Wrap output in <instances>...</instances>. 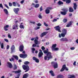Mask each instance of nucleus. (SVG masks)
<instances>
[{
    "mask_svg": "<svg viewBox=\"0 0 78 78\" xmlns=\"http://www.w3.org/2000/svg\"><path fill=\"white\" fill-rule=\"evenodd\" d=\"M44 53L47 54V56H45L44 57V59L45 60H47V61H49L50 59L52 58V57L51 55V52H48L47 51H44Z\"/></svg>",
    "mask_w": 78,
    "mask_h": 78,
    "instance_id": "1",
    "label": "nucleus"
},
{
    "mask_svg": "<svg viewBox=\"0 0 78 78\" xmlns=\"http://www.w3.org/2000/svg\"><path fill=\"white\" fill-rule=\"evenodd\" d=\"M23 70H26L25 71V72H27L29 71V70L30 69L29 66H28V65H23Z\"/></svg>",
    "mask_w": 78,
    "mask_h": 78,
    "instance_id": "2",
    "label": "nucleus"
},
{
    "mask_svg": "<svg viewBox=\"0 0 78 78\" xmlns=\"http://www.w3.org/2000/svg\"><path fill=\"white\" fill-rule=\"evenodd\" d=\"M51 64L52 65L54 66V67L55 68V69H56L58 68V63H57L56 62H51Z\"/></svg>",
    "mask_w": 78,
    "mask_h": 78,
    "instance_id": "3",
    "label": "nucleus"
},
{
    "mask_svg": "<svg viewBox=\"0 0 78 78\" xmlns=\"http://www.w3.org/2000/svg\"><path fill=\"white\" fill-rule=\"evenodd\" d=\"M54 28L55 29V30L56 31H58L59 33H61V27H59V26H57V27H55Z\"/></svg>",
    "mask_w": 78,
    "mask_h": 78,
    "instance_id": "4",
    "label": "nucleus"
},
{
    "mask_svg": "<svg viewBox=\"0 0 78 78\" xmlns=\"http://www.w3.org/2000/svg\"><path fill=\"white\" fill-rule=\"evenodd\" d=\"M11 53H13L15 52V46L14 45H13L12 46V47L11 48Z\"/></svg>",
    "mask_w": 78,
    "mask_h": 78,
    "instance_id": "5",
    "label": "nucleus"
},
{
    "mask_svg": "<svg viewBox=\"0 0 78 78\" xmlns=\"http://www.w3.org/2000/svg\"><path fill=\"white\" fill-rule=\"evenodd\" d=\"M60 40L61 42H64L65 41L67 42L69 41V40H68V39H67V38L66 37L62 38L60 39Z\"/></svg>",
    "mask_w": 78,
    "mask_h": 78,
    "instance_id": "6",
    "label": "nucleus"
},
{
    "mask_svg": "<svg viewBox=\"0 0 78 78\" xmlns=\"http://www.w3.org/2000/svg\"><path fill=\"white\" fill-rule=\"evenodd\" d=\"M24 48V46H23V44L21 45L19 47V50L20 51H23Z\"/></svg>",
    "mask_w": 78,
    "mask_h": 78,
    "instance_id": "7",
    "label": "nucleus"
},
{
    "mask_svg": "<svg viewBox=\"0 0 78 78\" xmlns=\"http://www.w3.org/2000/svg\"><path fill=\"white\" fill-rule=\"evenodd\" d=\"M13 11L15 14H18V12L19 11V8H14L13 9Z\"/></svg>",
    "mask_w": 78,
    "mask_h": 78,
    "instance_id": "8",
    "label": "nucleus"
},
{
    "mask_svg": "<svg viewBox=\"0 0 78 78\" xmlns=\"http://www.w3.org/2000/svg\"><path fill=\"white\" fill-rule=\"evenodd\" d=\"M32 5H33V7L34 8H39V4H35L34 3H32Z\"/></svg>",
    "mask_w": 78,
    "mask_h": 78,
    "instance_id": "9",
    "label": "nucleus"
},
{
    "mask_svg": "<svg viewBox=\"0 0 78 78\" xmlns=\"http://www.w3.org/2000/svg\"><path fill=\"white\" fill-rule=\"evenodd\" d=\"M33 58V60L35 61V62H37V63H39V60L37 58H36L35 57H34Z\"/></svg>",
    "mask_w": 78,
    "mask_h": 78,
    "instance_id": "10",
    "label": "nucleus"
},
{
    "mask_svg": "<svg viewBox=\"0 0 78 78\" xmlns=\"http://www.w3.org/2000/svg\"><path fill=\"white\" fill-rule=\"evenodd\" d=\"M65 35H66V34H63V33H62L61 34H59L58 36L60 38H61V36L63 37H65Z\"/></svg>",
    "mask_w": 78,
    "mask_h": 78,
    "instance_id": "11",
    "label": "nucleus"
},
{
    "mask_svg": "<svg viewBox=\"0 0 78 78\" xmlns=\"http://www.w3.org/2000/svg\"><path fill=\"white\" fill-rule=\"evenodd\" d=\"M7 66L9 68H12V64L9 62H8L7 63Z\"/></svg>",
    "mask_w": 78,
    "mask_h": 78,
    "instance_id": "12",
    "label": "nucleus"
},
{
    "mask_svg": "<svg viewBox=\"0 0 78 78\" xmlns=\"http://www.w3.org/2000/svg\"><path fill=\"white\" fill-rule=\"evenodd\" d=\"M47 33H48V32H45L42 33L41 34V37H43L44 36H45V35H46V34H47Z\"/></svg>",
    "mask_w": 78,
    "mask_h": 78,
    "instance_id": "13",
    "label": "nucleus"
},
{
    "mask_svg": "<svg viewBox=\"0 0 78 78\" xmlns=\"http://www.w3.org/2000/svg\"><path fill=\"white\" fill-rule=\"evenodd\" d=\"M74 10H73V9L72 7H69V11L70 12H73Z\"/></svg>",
    "mask_w": 78,
    "mask_h": 78,
    "instance_id": "14",
    "label": "nucleus"
},
{
    "mask_svg": "<svg viewBox=\"0 0 78 78\" xmlns=\"http://www.w3.org/2000/svg\"><path fill=\"white\" fill-rule=\"evenodd\" d=\"M73 4V5H74L73 6L74 9V10H76V8H77V5H76V3H74Z\"/></svg>",
    "mask_w": 78,
    "mask_h": 78,
    "instance_id": "15",
    "label": "nucleus"
},
{
    "mask_svg": "<svg viewBox=\"0 0 78 78\" xmlns=\"http://www.w3.org/2000/svg\"><path fill=\"white\" fill-rule=\"evenodd\" d=\"M66 68V65H63L62 66V68L60 70V72H63L64 70H65V69Z\"/></svg>",
    "mask_w": 78,
    "mask_h": 78,
    "instance_id": "16",
    "label": "nucleus"
},
{
    "mask_svg": "<svg viewBox=\"0 0 78 78\" xmlns=\"http://www.w3.org/2000/svg\"><path fill=\"white\" fill-rule=\"evenodd\" d=\"M62 33L65 34H67V30L65 29H63L62 30Z\"/></svg>",
    "mask_w": 78,
    "mask_h": 78,
    "instance_id": "17",
    "label": "nucleus"
},
{
    "mask_svg": "<svg viewBox=\"0 0 78 78\" xmlns=\"http://www.w3.org/2000/svg\"><path fill=\"white\" fill-rule=\"evenodd\" d=\"M43 56V53L42 52H39L38 54L39 58H41Z\"/></svg>",
    "mask_w": 78,
    "mask_h": 78,
    "instance_id": "18",
    "label": "nucleus"
},
{
    "mask_svg": "<svg viewBox=\"0 0 78 78\" xmlns=\"http://www.w3.org/2000/svg\"><path fill=\"white\" fill-rule=\"evenodd\" d=\"M13 29V30H15L16 29V30L18 29V25H16V26L15 25H13L12 27Z\"/></svg>",
    "mask_w": 78,
    "mask_h": 78,
    "instance_id": "19",
    "label": "nucleus"
},
{
    "mask_svg": "<svg viewBox=\"0 0 78 78\" xmlns=\"http://www.w3.org/2000/svg\"><path fill=\"white\" fill-rule=\"evenodd\" d=\"M13 58H14L15 59H16L17 61L19 59V58H18V56L17 55H13L12 56Z\"/></svg>",
    "mask_w": 78,
    "mask_h": 78,
    "instance_id": "20",
    "label": "nucleus"
},
{
    "mask_svg": "<svg viewBox=\"0 0 78 78\" xmlns=\"http://www.w3.org/2000/svg\"><path fill=\"white\" fill-rule=\"evenodd\" d=\"M3 10H4V11L5 13V14H6L7 15H8V10H7L6 9H4Z\"/></svg>",
    "mask_w": 78,
    "mask_h": 78,
    "instance_id": "21",
    "label": "nucleus"
},
{
    "mask_svg": "<svg viewBox=\"0 0 78 78\" xmlns=\"http://www.w3.org/2000/svg\"><path fill=\"white\" fill-rule=\"evenodd\" d=\"M57 45L56 44H52V48H51V50H52L53 49H54L55 48H56V46Z\"/></svg>",
    "mask_w": 78,
    "mask_h": 78,
    "instance_id": "22",
    "label": "nucleus"
},
{
    "mask_svg": "<svg viewBox=\"0 0 78 78\" xmlns=\"http://www.w3.org/2000/svg\"><path fill=\"white\" fill-rule=\"evenodd\" d=\"M29 75V74H28V73L25 74L23 76V78H27V77H28V76Z\"/></svg>",
    "mask_w": 78,
    "mask_h": 78,
    "instance_id": "23",
    "label": "nucleus"
},
{
    "mask_svg": "<svg viewBox=\"0 0 78 78\" xmlns=\"http://www.w3.org/2000/svg\"><path fill=\"white\" fill-rule=\"evenodd\" d=\"M21 72V70L20 69L18 70V71H12V72H13V73H19Z\"/></svg>",
    "mask_w": 78,
    "mask_h": 78,
    "instance_id": "24",
    "label": "nucleus"
},
{
    "mask_svg": "<svg viewBox=\"0 0 78 78\" xmlns=\"http://www.w3.org/2000/svg\"><path fill=\"white\" fill-rule=\"evenodd\" d=\"M62 11H63L64 12H67L68 11V9L67 8H64L62 9Z\"/></svg>",
    "mask_w": 78,
    "mask_h": 78,
    "instance_id": "25",
    "label": "nucleus"
},
{
    "mask_svg": "<svg viewBox=\"0 0 78 78\" xmlns=\"http://www.w3.org/2000/svg\"><path fill=\"white\" fill-rule=\"evenodd\" d=\"M49 73L51 74V76H54L55 74H54V73H53V71H49Z\"/></svg>",
    "mask_w": 78,
    "mask_h": 78,
    "instance_id": "26",
    "label": "nucleus"
},
{
    "mask_svg": "<svg viewBox=\"0 0 78 78\" xmlns=\"http://www.w3.org/2000/svg\"><path fill=\"white\" fill-rule=\"evenodd\" d=\"M60 12L62 14V15H63V16H66V14H67V12Z\"/></svg>",
    "mask_w": 78,
    "mask_h": 78,
    "instance_id": "27",
    "label": "nucleus"
},
{
    "mask_svg": "<svg viewBox=\"0 0 78 78\" xmlns=\"http://www.w3.org/2000/svg\"><path fill=\"white\" fill-rule=\"evenodd\" d=\"M72 22H70L66 26V27H69L70 26L72 25Z\"/></svg>",
    "mask_w": 78,
    "mask_h": 78,
    "instance_id": "28",
    "label": "nucleus"
},
{
    "mask_svg": "<svg viewBox=\"0 0 78 78\" xmlns=\"http://www.w3.org/2000/svg\"><path fill=\"white\" fill-rule=\"evenodd\" d=\"M45 12L46 14H49L50 13V10L46 9Z\"/></svg>",
    "mask_w": 78,
    "mask_h": 78,
    "instance_id": "29",
    "label": "nucleus"
},
{
    "mask_svg": "<svg viewBox=\"0 0 78 78\" xmlns=\"http://www.w3.org/2000/svg\"><path fill=\"white\" fill-rule=\"evenodd\" d=\"M59 50V48H55L54 49H52V51H58Z\"/></svg>",
    "mask_w": 78,
    "mask_h": 78,
    "instance_id": "30",
    "label": "nucleus"
},
{
    "mask_svg": "<svg viewBox=\"0 0 78 78\" xmlns=\"http://www.w3.org/2000/svg\"><path fill=\"white\" fill-rule=\"evenodd\" d=\"M58 4L59 5H62L63 4V2H61V1H59L58 3Z\"/></svg>",
    "mask_w": 78,
    "mask_h": 78,
    "instance_id": "31",
    "label": "nucleus"
},
{
    "mask_svg": "<svg viewBox=\"0 0 78 78\" xmlns=\"http://www.w3.org/2000/svg\"><path fill=\"white\" fill-rule=\"evenodd\" d=\"M71 2V0H66V3L68 4H69Z\"/></svg>",
    "mask_w": 78,
    "mask_h": 78,
    "instance_id": "32",
    "label": "nucleus"
},
{
    "mask_svg": "<svg viewBox=\"0 0 78 78\" xmlns=\"http://www.w3.org/2000/svg\"><path fill=\"white\" fill-rule=\"evenodd\" d=\"M34 42L35 44H39L40 43L37 40H34Z\"/></svg>",
    "mask_w": 78,
    "mask_h": 78,
    "instance_id": "33",
    "label": "nucleus"
},
{
    "mask_svg": "<svg viewBox=\"0 0 78 78\" xmlns=\"http://www.w3.org/2000/svg\"><path fill=\"white\" fill-rule=\"evenodd\" d=\"M9 61L11 62L12 61H14V58L12 57L11 58H9Z\"/></svg>",
    "mask_w": 78,
    "mask_h": 78,
    "instance_id": "34",
    "label": "nucleus"
},
{
    "mask_svg": "<svg viewBox=\"0 0 78 78\" xmlns=\"http://www.w3.org/2000/svg\"><path fill=\"white\" fill-rule=\"evenodd\" d=\"M58 78H64V76H62V75H58L57 76Z\"/></svg>",
    "mask_w": 78,
    "mask_h": 78,
    "instance_id": "35",
    "label": "nucleus"
},
{
    "mask_svg": "<svg viewBox=\"0 0 78 78\" xmlns=\"http://www.w3.org/2000/svg\"><path fill=\"white\" fill-rule=\"evenodd\" d=\"M63 22L64 23H66L67 22V19H65L63 20Z\"/></svg>",
    "mask_w": 78,
    "mask_h": 78,
    "instance_id": "36",
    "label": "nucleus"
},
{
    "mask_svg": "<svg viewBox=\"0 0 78 78\" xmlns=\"http://www.w3.org/2000/svg\"><path fill=\"white\" fill-rule=\"evenodd\" d=\"M12 4L14 6H17V3H16L15 2H13Z\"/></svg>",
    "mask_w": 78,
    "mask_h": 78,
    "instance_id": "37",
    "label": "nucleus"
},
{
    "mask_svg": "<svg viewBox=\"0 0 78 78\" xmlns=\"http://www.w3.org/2000/svg\"><path fill=\"white\" fill-rule=\"evenodd\" d=\"M14 70H16L17 69V65L16 64H14V67L13 68Z\"/></svg>",
    "mask_w": 78,
    "mask_h": 78,
    "instance_id": "38",
    "label": "nucleus"
},
{
    "mask_svg": "<svg viewBox=\"0 0 78 78\" xmlns=\"http://www.w3.org/2000/svg\"><path fill=\"white\" fill-rule=\"evenodd\" d=\"M30 64V62L28 61H26L24 62V64H25V65H28V64Z\"/></svg>",
    "mask_w": 78,
    "mask_h": 78,
    "instance_id": "39",
    "label": "nucleus"
},
{
    "mask_svg": "<svg viewBox=\"0 0 78 78\" xmlns=\"http://www.w3.org/2000/svg\"><path fill=\"white\" fill-rule=\"evenodd\" d=\"M1 48L3 49L4 48V44H3V43H1Z\"/></svg>",
    "mask_w": 78,
    "mask_h": 78,
    "instance_id": "40",
    "label": "nucleus"
},
{
    "mask_svg": "<svg viewBox=\"0 0 78 78\" xmlns=\"http://www.w3.org/2000/svg\"><path fill=\"white\" fill-rule=\"evenodd\" d=\"M20 28H21V29H24V26L23 25H21L20 26Z\"/></svg>",
    "mask_w": 78,
    "mask_h": 78,
    "instance_id": "41",
    "label": "nucleus"
},
{
    "mask_svg": "<svg viewBox=\"0 0 78 78\" xmlns=\"http://www.w3.org/2000/svg\"><path fill=\"white\" fill-rule=\"evenodd\" d=\"M20 58H23L24 57L23 56V54H20Z\"/></svg>",
    "mask_w": 78,
    "mask_h": 78,
    "instance_id": "42",
    "label": "nucleus"
},
{
    "mask_svg": "<svg viewBox=\"0 0 78 78\" xmlns=\"http://www.w3.org/2000/svg\"><path fill=\"white\" fill-rule=\"evenodd\" d=\"M46 9H47L48 10H51V9H53V8L50 7H47Z\"/></svg>",
    "mask_w": 78,
    "mask_h": 78,
    "instance_id": "43",
    "label": "nucleus"
},
{
    "mask_svg": "<svg viewBox=\"0 0 78 78\" xmlns=\"http://www.w3.org/2000/svg\"><path fill=\"white\" fill-rule=\"evenodd\" d=\"M8 36L9 38V39H11V35L9 34H8Z\"/></svg>",
    "mask_w": 78,
    "mask_h": 78,
    "instance_id": "44",
    "label": "nucleus"
},
{
    "mask_svg": "<svg viewBox=\"0 0 78 78\" xmlns=\"http://www.w3.org/2000/svg\"><path fill=\"white\" fill-rule=\"evenodd\" d=\"M23 56H24L23 58H26V57H27V55L26 54H23Z\"/></svg>",
    "mask_w": 78,
    "mask_h": 78,
    "instance_id": "45",
    "label": "nucleus"
},
{
    "mask_svg": "<svg viewBox=\"0 0 78 78\" xmlns=\"http://www.w3.org/2000/svg\"><path fill=\"white\" fill-rule=\"evenodd\" d=\"M41 49H42V50L44 51V50H45V47H44V46H42L41 48Z\"/></svg>",
    "mask_w": 78,
    "mask_h": 78,
    "instance_id": "46",
    "label": "nucleus"
},
{
    "mask_svg": "<svg viewBox=\"0 0 78 78\" xmlns=\"http://www.w3.org/2000/svg\"><path fill=\"white\" fill-rule=\"evenodd\" d=\"M34 2L35 3H38V1L37 0H35L34 1Z\"/></svg>",
    "mask_w": 78,
    "mask_h": 78,
    "instance_id": "47",
    "label": "nucleus"
},
{
    "mask_svg": "<svg viewBox=\"0 0 78 78\" xmlns=\"http://www.w3.org/2000/svg\"><path fill=\"white\" fill-rule=\"evenodd\" d=\"M20 74H18L17 76H16L15 77V78H19V76H20Z\"/></svg>",
    "mask_w": 78,
    "mask_h": 78,
    "instance_id": "48",
    "label": "nucleus"
},
{
    "mask_svg": "<svg viewBox=\"0 0 78 78\" xmlns=\"http://www.w3.org/2000/svg\"><path fill=\"white\" fill-rule=\"evenodd\" d=\"M37 26L38 27H41V26H42V24H41L40 23H38L37 24Z\"/></svg>",
    "mask_w": 78,
    "mask_h": 78,
    "instance_id": "49",
    "label": "nucleus"
},
{
    "mask_svg": "<svg viewBox=\"0 0 78 78\" xmlns=\"http://www.w3.org/2000/svg\"><path fill=\"white\" fill-rule=\"evenodd\" d=\"M25 1L24 0H23L22 1H21L20 2V3H21V4H23V3H24V2Z\"/></svg>",
    "mask_w": 78,
    "mask_h": 78,
    "instance_id": "50",
    "label": "nucleus"
},
{
    "mask_svg": "<svg viewBox=\"0 0 78 78\" xmlns=\"http://www.w3.org/2000/svg\"><path fill=\"white\" fill-rule=\"evenodd\" d=\"M9 6H12V4L11 2L9 3Z\"/></svg>",
    "mask_w": 78,
    "mask_h": 78,
    "instance_id": "51",
    "label": "nucleus"
},
{
    "mask_svg": "<svg viewBox=\"0 0 78 78\" xmlns=\"http://www.w3.org/2000/svg\"><path fill=\"white\" fill-rule=\"evenodd\" d=\"M40 28V27H37L35 28V30H38V29H39Z\"/></svg>",
    "mask_w": 78,
    "mask_h": 78,
    "instance_id": "52",
    "label": "nucleus"
},
{
    "mask_svg": "<svg viewBox=\"0 0 78 78\" xmlns=\"http://www.w3.org/2000/svg\"><path fill=\"white\" fill-rule=\"evenodd\" d=\"M44 25L45 27H48V25L46 23H45V22L44 23Z\"/></svg>",
    "mask_w": 78,
    "mask_h": 78,
    "instance_id": "53",
    "label": "nucleus"
},
{
    "mask_svg": "<svg viewBox=\"0 0 78 78\" xmlns=\"http://www.w3.org/2000/svg\"><path fill=\"white\" fill-rule=\"evenodd\" d=\"M40 9V11H41H41H42L43 9H42V6L41 7Z\"/></svg>",
    "mask_w": 78,
    "mask_h": 78,
    "instance_id": "54",
    "label": "nucleus"
},
{
    "mask_svg": "<svg viewBox=\"0 0 78 78\" xmlns=\"http://www.w3.org/2000/svg\"><path fill=\"white\" fill-rule=\"evenodd\" d=\"M56 21H57V19H54L52 21V22H56Z\"/></svg>",
    "mask_w": 78,
    "mask_h": 78,
    "instance_id": "55",
    "label": "nucleus"
},
{
    "mask_svg": "<svg viewBox=\"0 0 78 78\" xmlns=\"http://www.w3.org/2000/svg\"><path fill=\"white\" fill-rule=\"evenodd\" d=\"M9 27V25H6V26H4V28H8Z\"/></svg>",
    "mask_w": 78,
    "mask_h": 78,
    "instance_id": "56",
    "label": "nucleus"
},
{
    "mask_svg": "<svg viewBox=\"0 0 78 78\" xmlns=\"http://www.w3.org/2000/svg\"><path fill=\"white\" fill-rule=\"evenodd\" d=\"M9 45H7V47H6L7 50H8V49H9Z\"/></svg>",
    "mask_w": 78,
    "mask_h": 78,
    "instance_id": "57",
    "label": "nucleus"
},
{
    "mask_svg": "<svg viewBox=\"0 0 78 78\" xmlns=\"http://www.w3.org/2000/svg\"><path fill=\"white\" fill-rule=\"evenodd\" d=\"M35 39L34 41H37V40L39 39V38L37 37H35Z\"/></svg>",
    "mask_w": 78,
    "mask_h": 78,
    "instance_id": "58",
    "label": "nucleus"
},
{
    "mask_svg": "<svg viewBox=\"0 0 78 78\" xmlns=\"http://www.w3.org/2000/svg\"><path fill=\"white\" fill-rule=\"evenodd\" d=\"M4 40L5 41V42H9V41H8V40L7 39H5Z\"/></svg>",
    "mask_w": 78,
    "mask_h": 78,
    "instance_id": "59",
    "label": "nucleus"
},
{
    "mask_svg": "<svg viewBox=\"0 0 78 78\" xmlns=\"http://www.w3.org/2000/svg\"><path fill=\"white\" fill-rule=\"evenodd\" d=\"M4 5L5 6V7H6V8H7L8 9H9V7H8V5H7L5 4Z\"/></svg>",
    "mask_w": 78,
    "mask_h": 78,
    "instance_id": "60",
    "label": "nucleus"
},
{
    "mask_svg": "<svg viewBox=\"0 0 78 78\" xmlns=\"http://www.w3.org/2000/svg\"><path fill=\"white\" fill-rule=\"evenodd\" d=\"M0 8H3V5L2 3L0 4Z\"/></svg>",
    "mask_w": 78,
    "mask_h": 78,
    "instance_id": "61",
    "label": "nucleus"
},
{
    "mask_svg": "<svg viewBox=\"0 0 78 78\" xmlns=\"http://www.w3.org/2000/svg\"><path fill=\"white\" fill-rule=\"evenodd\" d=\"M30 23H33L34 24L35 23V22L34 21H30Z\"/></svg>",
    "mask_w": 78,
    "mask_h": 78,
    "instance_id": "62",
    "label": "nucleus"
},
{
    "mask_svg": "<svg viewBox=\"0 0 78 78\" xmlns=\"http://www.w3.org/2000/svg\"><path fill=\"white\" fill-rule=\"evenodd\" d=\"M71 50H74L75 49V47H72L70 48Z\"/></svg>",
    "mask_w": 78,
    "mask_h": 78,
    "instance_id": "63",
    "label": "nucleus"
},
{
    "mask_svg": "<svg viewBox=\"0 0 78 78\" xmlns=\"http://www.w3.org/2000/svg\"><path fill=\"white\" fill-rule=\"evenodd\" d=\"M38 17L40 18V19H42V16L41 15H39L38 16Z\"/></svg>",
    "mask_w": 78,
    "mask_h": 78,
    "instance_id": "64",
    "label": "nucleus"
}]
</instances>
